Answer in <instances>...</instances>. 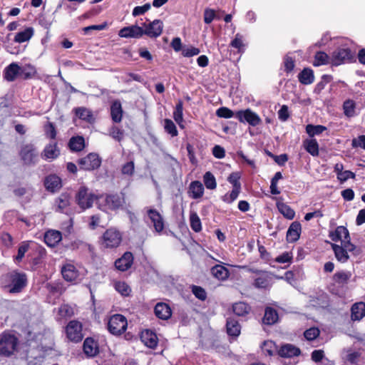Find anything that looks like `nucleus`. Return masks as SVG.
<instances>
[{
  "label": "nucleus",
  "instance_id": "obj_1",
  "mask_svg": "<svg viewBox=\"0 0 365 365\" xmlns=\"http://www.w3.org/2000/svg\"><path fill=\"white\" fill-rule=\"evenodd\" d=\"M2 279L7 284L10 294H18L23 291L27 285V276L24 272L13 270L2 276Z\"/></svg>",
  "mask_w": 365,
  "mask_h": 365
},
{
  "label": "nucleus",
  "instance_id": "obj_2",
  "mask_svg": "<svg viewBox=\"0 0 365 365\" xmlns=\"http://www.w3.org/2000/svg\"><path fill=\"white\" fill-rule=\"evenodd\" d=\"M125 203V195L123 192L102 194L99 195L98 201V208L103 211H115L122 208Z\"/></svg>",
  "mask_w": 365,
  "mask_h": 365
},
{
  "label": "nucleus",
  "instance_id": "obj_3",
  "mask_svg": "<svg viewBox=\"0 0 365 365\" xmlns=\"http://www.w3.org/2000/svg\"><path fill=\"white\" fill-rule=\"evenodd\" d=\"M123 241V233L116 227H111L99 237L101 247L106 250H113L118 247Z\"/></svg>",
  "mask_w": 365,
  "mask_h": 365
},
{
  "label": "nucleus",
  "instance_id": "obj_4",
  "mask_svg": "<svg viewBox=\"0 0 365 365\" xmlns=\"http://www.w3.org/2000/svg\"><path fill=\"white\" fill-rule=\"evenodd\" d=\"M19 339L9 331L0 334V356L9 357L17 351Z\"/></svg>",
  "mask_w": 365,
  "mask_h": 365
},
{
  "label": "nucleus",
  "instance_id": "obj_5",
  "mask_svg": "<svg viewBox=\"0 0 365 365\" xmlns=\"http://www.w3.org/2000/svg\"><path fill=\"white\" fill-rule=\"evenodd\" d=\"M95 200H99V195L89 192L86 186H81L76 195V202L83 210L92 207Z\"/></svg>",
  "mask_w": 365,
  "mask_h": 365
},
{
  "label": "nucleus",
  "instance_id": "obj_6",
  "mask_svg": "<svg viewBox=\"0 0 365 365\" xmlns=\"http://www.w3.org/2000/svg\"><path fill=\"white\" fill-rule=\"evenodd\" d=\"M127 327V319L120 314H115L108 319L107 329L114 336L121 335L126 331Z\"/></svg>",
  "mask_w": 365,
  "mask_h": 365
},
{
  "label": "nucleus",
  "instance_id": "obj_7",
  "mask_svg": "<svg viewBox=\"0 0 365 365\" xmlns=\"http://www.w3.org/2000/svg\"><path fill=\"white\" fill-rule=\"evenodd\" d=\"M19 157L24 165H34L38 161L37 148L33 143H26L21 147Z\"/></svg>",
  "mask_w": 365,
  "mask_h": 365
},
{
  "label": "nucleus",
  "instance_id": "obj_8",
  "mask_svg": "<svg viewBox=\"0 0 365 365\" xmlns=\"http://www.w3.org/2000/svg\"><path fill=\"white\" fill-rule=\"evenodd\" d=\"M65 333L69 341L81 342L83 339L82 323L76 319L71 320L65 327Z\"/></svg>",
  "mask_w": 365,
  "mask_h": 365
},
{
  "label": "nucleus",
  "instance_id": "obj_9",
  "mask_svg": "<svg viewBox=\"0 0 365 365\" xmlns=\"http://www.w3.org/2000/svg\"><path fill=\"white\" fill-rule=\"evenodd\" d=\"M355 54L349 48H338L333 51L331 57V64L338 66L354 60Z\"/></svg>",
  "mask_w": 365,
  "mask_h": 365
},
{
  "label": "nucleus",
  "instance_id": "obj_10",
  "mask_svg": "<svg viewBox=\"0 0 365 365\" xmlns=\"http://www.w3.org/2000/svg\"><path fill=\"white\" fill-rule=\"evenodd\" d=\"M78 164L81 170L92 171L101 166V159L97 153H90L86 156L79 158Z\"/></svg>",
  "mask_w": 365,
  "mask_h": 365
},
{
  "label": "nucleus",
  "instance_id": "obj_11",
  "mask_svg": "<svg viewBox=\"0 0 365 365\" xmlns=\"http://www.w3.org/2000/svg\"><path fill=\"white\" fill-rule=\"evenodd\" d=\"M235 118L240 123H247L251 126H257L262 123L260 117L250 108L240 110L235 113Z\"/></svg>",
  "mask_w": 365,
  "mask_h": 365
},
{
  "label": "nucleus",
  "instance_id": "obj_12",
  "mask_svg": "<svg viewBox=\"0 0 365 365\" xmlns=\"http://www.w3.org/2000/svg\"><path fill=\"white\" fill-rule=\"evenodd\" d=\"M143 26L145 27V29L143 28V35H146L150 38H157L163 33V23L160 19H155L148 24L143 23Z\"/></svg>",
  "mask_w": 365,
  "mask_h": 365
},
{
  "label": "nucleus",
  "instance_id": "obj_13",
  "mask_svg": "<svg viewBox=\"0 0 365 365\" xmlns=\"http://www.w3.org/2000/svg\"><path fill=\"white\" fill-rule=\"evenodd\" d=\"M60 154L61 151L58 147L57 142H51L45 145L41 156L43 160L51 162L58 158Z\"/></svg>",
  "mask_w": 365,
  "mask_h": 365
},
{
  "label": "nucleus",
  "instance_id": "obj_14",
  "mask_svg": "<svg viewBox=\"0 0 365 365\" xmlns=\"http://www.w3.org/2000/svg\"><path fill=\"white\" fill-rule=\"evenodd\" d=\"M83 351L88 358H93L99 354L98 341L93 337H86L83 344Z\"/></svg>",
  "mask_w": 365,
  "mask_h": 365
},
{
  "label": "nucleus",
  "instance_id": "obj_15",
  "mask_svg": "<svg viewBox=\"0 0 365 365\" xmlns=\"http://www.w3.org/2000/svg\"><path fill=\"white\" fill-rule=\"evenodd\" d=\"M133 261L134 257L133 253L128 251L115 261L114 265L116 269L120 272H125L132 267Z\"/></svg>",
  "mask_w": 365,
  "mask_h": 365
},
{
  "label": "nucleus",
  "instance_id": "obj_16",
  "mask_svg": "<svg viewBox=\"0 0 365 365\" xmlns=\"http://www.w3.org/2000/svg\"><path fill=\"white\" fill-rule=\"evenodd\" d=\"M254 273L257 274L255 279L253 286L258 289H267L271 284L272 277L270 274L263 270H255Z\"/></svg>",
  "mask_w": 365,
  "mask_h": 365
},
{
  "label": "nucleus",
  "instance_id": "obj_17",
  "mask_svg": "<svg viewBox=\"0 0 365 365\" xmlns=\"http://www.w3.org/2000/svg\"><path fill=\"white\" fill-rule=\"evenodd\" d=\"M118 36L121 38H140L143 36V27L138 25L125 26L118 31Z\"/></svg>",
  "mask_w": 365,
  "mask_h": 365
},
{
  "label": "nucleus",
  "instance_id": "obj_18",
  "mask_svg": "<svg viewBox=\"0 0 365 365\" xmlns=\"http://www.w3.org/2000/svg\"><path fill=\"white\" fill-rule=\"evenodd\" d=\"M147 214L153 224L155 232L160 233L165 227L164 220L160 213L155 209L150 208L147 210Z\"/></svg>",
  "mask_w": 365,
  "mask_h": 365
},
{
  "label": "nucleus",
  "instance_id": "obj_19",
  "mask_svg": "<svg viewBox=\"0 0 365 365\" xmlns=\"http://www.w3.org/2000/svg\"><path fill=\"white\" fill-rule=\"evenodd\" d=\"M140 338L145 346L150 349H154L158 346V338L157 334L150 329H145L141 331Z\"/></svg>",
  "mask_w": 365,
  "mask_h": 365
},
{
  "label": "nucleus",
  "instance_id": "obj_20",
  "mask_svg": "<svg viewBox=\"0 0 365 365\" xmlns=\"http://www.w3.org/2000/svg\"><path fill=\"white\" fill-rule=\"evenodd\" d=\"M44 187L51 192H56L62 187V181L60 177L56 174H51L45 178Z\"/></svg>",
  "mask_w": 365,
  "mask_h": 365
},
{
  "label": "nucleus",
  "instance_id": "obj_21",
  "mask_svg": "<svg viewBox=\"0 0 365 365\" xmlns=\"http://www.w3.org/2000/svg\"><path fill=\"white\" fill-rule=\"evenodd\" d=\"M61 274L63 278L70 282H76L79 277V272L76 267L70 263L64 264L61 267Z\"/></svg>",
  "mask_w": 365,
  "mask_h": 365
},
{
  "label": "nucleus",
  "instance_id": "obj_22",
  "mask_svg": "<svg viewBox=\"0 0 365 365\" xmlns=\"http://www.w3.org/2000/svg\"><path fill=\"white\" fill-rule=\"evenodd\" d=\"M300 354V349L291 344H283L277 350V354L282 358L298 356Z\"/></svg>",
  "mask_w": 365,
  "mask_h": 365
},
{
  "label": "nucleus",
  "instance_id": "obj_23",
  "mask_svg": "<svg viewBox=\"0 0 365 365\" xmlns=\"http://www.w3.org/2000/svg\"><path fill=\"white\" fill-rule=\"evenodd\" d=\"M44 242L51 247H56L62 240V234L58 230H49L44 234Z\"/></svg>",
  "mask_w": 365,
  "mask_h": 365
},
{
  "label": "nucleus",
  "instance_id": "obj_24",
  "mask_svg": "<svg viewBox=\"0 0 365 365\" xmlns=\"http://www.w3.org/2000/svg\"><path fill=\"white\" fill-rule=\"evenodd\" d=\"M21 66L16 63H11L7 66L3 71L4 78L9 81H14L18 76H20Z\"/></svg>",
  "mask_w": 365,
  "mask_h": 365
},
{
  "label": "nucleus",
  "instance_id": "obj_25",
  "mask_svg": "<svg viewBox=\"0 0 365 365\" xmlns=\"http://www.w3.org/2000/svg\"><path fill=\"white\" fill-rule=\"evenodd\" d=\"M204 190L202 183L199 180H194L189 185L187 193L189 197L196 200L203 196Z\"/></svg>",
  "mask_w": 365,
  "mask_h": 365
},
{
  "label": "nucleus",
  "instance_id": "obj_26",
  "mask_svg": "<svg viewBox=\"0 0 365 365\" xmlns=\"http://www.w3.org/2000/svg\"><path fill=\"white\" fill-rule=\"evenodd\" d=\"M302 231L301 224L294 221L292 222L287 232V241L288 242H294L299 239Z\"/></svg>",
  "mask_w": 365,
  "mask_h": 365
},
{
  "label": "nucleus",
  "instance_id": "obj_27",
  "mask_svg": "<svg viewBox=\"0 0 365 365\" xmlns=\"http://www.w3.org/2000/svg\"><path fill=\"white\" fill-rule=\"evenodd\" d=\"M351 276L350 271L340 270L333 274L332 281L339 287H343L348 284Z\"/></svg>",
  "mask_w": 365,
  "mask_h": 365
},
{
  "label": "nucleus",
  "instance_id": "obj_28",
  "mask_svg": "<svg viewBox=\"0 0 365 365\" xmlns=\"http://www.w3.org/2000/svg\"><path fill=\"white\" fill-rule=\"evenodd\" d=\"M155 316L163 320L168 319L172 315V311L168 304L164 302L158 303L154 309Z\"/></svg>",
  "mask_w": 365,
  "mask_h": 365
},
{
  "label": "nucleus",
  "instance_id": "obj_29",
  "mask_svg": "<svg viewBox=\"0 0 365 365\" xmlns=\"http://www.w3.org/2000/svg\"><path fill=\"white\" fill-rule=\"evenodd\" d=\"M278 320L279 314L277 311L272 307H267L264 309L262 323L265 325L271 326L276 324Z\"/></svg>",
  "mask_w": 365,
  "mask_h": 365
},
{
  "label": "nucleus",
  "instance_id": "obj_30",
  "mask_svg": "<svg viewBox=\"0 0 365 365\" xmlns=\"http://www.w3.org/2000/svg\"><path fill=\"white\" fill-rule=\"evenodd\" d=\"M227 334L230 336L237 337L241 333V326L234 317H228L226 322Z\"/></svg>",
  "mask_w": 365,
  "mask_h": 365
},
{
  "label": "nucleus",
  "instance_id": "obj_31",
  "mask_svg": "<svg viewBox=\"0 0 365 365\" xmlns=\"http://www.w3.org/2000/svg\"><path fill=\"white\" fill-rule=\"evenodd\" d=\"M365 317V302L354 303L351 307V319L352 321H360Z\"/></svg>",
  "mask_w": 365,
  "mask_h": 365
},
{
  "label": "nucleus",
  "instance_id": "obj_32",
  "mask_svg": "<svg viewBox=\"0 0 365 365\" xmlns=\"http://www.w3.org/2000/svg\"><path fill=\"white\" fill-rule=\"evenodd\" d=\"M123 110L119 100L114 101L110 106V116L114 123H120L123 118Z\"/></svg>",
  "mask_w": 365,
  "mask_h": 365
},
{
  "label": "nucleus",
  "instance_id": "obj_33",
  "mask_svg": "<svg viewBox=\"0 0 365 365\" xmlns=\"http://www.w3.org/2000/svg\"><path fill=\"white\" fill-rule=\"evenodd\" d=\"M210 272L215 278L221 281L226 280L230 277L229 269L222 264L213 266L210 269Z\"/></svg>",
  "mask_w": 365,
  "mask_h": 365
},
{
  "label": "nucleus",
  "instance_id": "obj_34",
  "mask_svg": "<svg viewBox=\"0 0 365 365\" xmlns=\"http://www.w3.org/2000/svg\"><path fill=\"white\" fill-rule=\"evenodd\" d=\"M68 146L72 152H81L85 148V139L81 135L73 136L70 138Z\"/></svg>",
  "mask_w": 365,
  "mask_h": 365
},
{
  "label": "nucleus",
  "instance_id": "obj_35",
  "mask_svg": "<svg viewBox=\"0 0 365 365\" xmlns=\"http://www.w3.org/2000/svg\"><path fill=\"white\" fill-rule=\"evenodd\" d=\"M232 309L233 313L238 317H246L252 310L250 304L244 302L234 303L232 306Z\"/></svg>",
  "mask_w": 365,
  "mask_h": 365
},
{
  "label": "nucleus",
  "instance_id": "obj_36",
  "mask_svg": "<svg viewBox=\"0 0 365 365\" xmlns=\"http://www.w3.org/2000/svg\"><path fill=\"white\" fill-rule=\"evenodd\" d=\"M331 246V249L334 252L335 257L339 262L341 263H345L349 260V254L347 253L346 249L344 245H339L332 243Z\"/></svg>",
  "mask_w": 365,
  "mask_h": 365
},
{
  "label": "nucleus",
  "instance_id": "obj_37",
  "mask_svg": "<svg viewBox=\"0 0 365 365\" xmlns=\"http://www.w3.org/2000/svg\"><path fill=\"white\" fill-rule=\"evenodd\" d=\"M299 83L303 85H309L314 81V71L310 68H304L298 75Z\"/></svg>",
  "mask_w": 365,
  "mask_h": 365
},
{
  "label": "nucleus",
  "instance_id": "obj_38",
  "mask_svg": "<svg viewBox=\"0 0 365 365\" xmlns=\"http://www.w3.org/2000/svg\"><path fill=\"white\" fill-rule=\"evenodd\" d=\"M71 195L68 192H62L55 200L56 211L63 212L70 205Z\"/></svg>",
  "mask_w": 365,
  "mask_h": 365
},
{
  "label": "nucleus",
  "instance_id": "obj_39",
  "mask_svg": "<svg viewBox=\"0 0 365 365\" xmlns=\"http://www.w3.org/2000/svg\"><path fill=\"white\" fill-rule=\"evenodd\" d=\"M73 112L79 119L91 123L93 120V113L85 107H77L73 108Z\"/></svg>",
  "mask_w": 365,
  "mask_h": 365
},
{
  "label": "nucleus",
  "instance_id": "obj_40",
  "mask_svg": "<svg viewBox=\"0 0 365 365\" xmlns=\"http://www.w3.org/2000/svg\"><path fill=\"white\" fill-rule=\"evenodd\" d=\"M303 146L311 155H319V144L316 139H306L303 141Z\"/></svg>",
  "mask_w": 365,
  "mask_h": 365
},
{
  "label": "nucleus",
  "instance_id": "obj_41",
  "mask_svg": "<svg viewBox=\"0 0 365 365\" xmlns=\"http://www.w3.org/2000/svg\"><path fill=\"white\" fill-rule=\"evenodd\" d=\"M34 29L27 27L24 31L16 33L14 36V41L19 43L28 41L34 36Z\"/></svg>",
  "mask_w": 365,
  "mask_h": 365
},
{
  "label": "nucleus",
  "instance_id": "obj_42",
  "mask_svg": "<svg viewBox=\"0 0 365 365\" xmlns=\"http://www.w3.org/2000/svg\"><path fill=\"white\" fill-rule=\"evenodd\" d=\"M36 69L34 66L28 63L21 67L20 76L24 80L33 78L36 75Z\"/></svg>",
  "mask_w": 365,
  "mask_h": 365
},
{
  "label": "nucleus",
  "instance_id": "obj_43",
  "mask_svg": "<svg viewBox=\"0 0 365 365\" xmlns=\"http://www.w3.org/2000/svg\"><path fill=\"white\" fill-rule=\"evenodd\" d=\"M277 208L281 214L288 220H292L295 216L294 210L284 202H277Z\"/></svg>",
  "mask_w": 365,
  "mask_h": 365
},
{
  "label": "nucleus",
  "instance_id": "obj_44",
  "mask_svg": "<svg viewBox=\"0 0 365 365\" xmlns=\"http://www.w3.org/2000/svg\"><path fill=\"white\" fill-rule=\"evenodd\" d=\"M190 225L191 229L195 232H200L202 230L201 220L195 211L190 212Z\"/></svg>",
  "mask_w": 365,
  "mask_h": 365
},
{
  "label": "nucleus",
  "instance_id": "obj_45",
  "mask_svg": "<svg viewBox=\"0 0 365 365\" xmlns=\"http://www.w3.org/2000/svg\"><path fill=\"white\" fill-rule=\"evenodd\" d=\"M263 353L266 356H272L274 353L277 352V346L274 341L272 340L264 341L262 346Z\"/></svg>",
  "mask_w": 365,
  "mask_h": 365
},
{
  "label": "nucleus",
  "instance_id": "obj_46",
  "mask_svg": "<svg viewBox=\"0 0 365 365\" xmlns=\"http://www.w3.org/2000/svg\"><path fill=\"white\" fill-rule=\"evenodd\" d=\"M329 56L324 51H317L314 55L313 65L314 66H320L327 65L329 63Z\"/></svg>",
  "mask_w": 365,
  "mask_h": 365
},
{
  "label": "nucleus",
  "instance_id": "obj_47",
  "mask_svg": "<svg viewBox=\"0 0 365 365\" xmlns=\"http://www.w3.org/2000/svg\"><path fill=\"white\" fill-rule=\"evenodd\" d=\"M203 182L205 187L209 190H215L217 187L215 177L210 171H207L204 174Z\"/></svg>",
  "mask_w": 365,
  "mask_h": 365
},
{
  "label": "nucleus",
  "instance_id": "obj_48",
  "mask_svg": "<svg viewBox=\"0 0 365 365\" xmlns=\"http://www.w3.org/2000/svg\"><path fill=\"white\" fill-rule=\"evenodd\" d=\"M173 118L175 122L180 124L183 120V102L179 99L175 105L173 112Z\"/></svg>",
  "mask_w": 365,
  "mask_h": 365
},
{
  "label": "nucleus",
  "instance_id": "obj_49",
  "mask_svg": "<svg viewBox=\"0 0 365 365\" xmlns=\"http://www.w3.org/2000/svg\"><path fill=\"white\" fill-rule=\"evenodd\" d=\"M356 103L353 100L348 99L343 103L344 113L351 118L355 115Z\"/></svg>",
  "mask_w": 365,
  "mask_h": 365
},
{
  "label": "nucleus",
  "instance_id": "obj_50",
  "mask_svg": "<svg viewBox=\"0 0 365 365\" xmlns=\"http://www.w3.org/2000/svg\"><path fill=\"white\" fill-rule=\"evenodd\" d=\"M327 127L322 125H314L309 124L306 126V132L310 137L319 135L327 130Z\"/></svg>",
  "mask_w": 365,
  "mask_h": 365
},
{
  "label": "nucleus",
  "instance_id": "obj_51",
  "mask_svg": "<svg viewBox=\"0 0 365 365\" xmlns=\"http://www.w3.org/2000/svg\"><path fill=\"white\" fill-rule=\"evenodd\" d=\"M190 289L192 293L197 299L202 302L206 300L207 294L203 287L193 284L190 287Z\"/></svg>",
  "mask_w": 365,
  "mask_h": 365
},
{
  "label": "nucleus",
  "instance_id": "obj_52",
  "mask_svg": "<svg viewBox=\"0 0 365 365\" xmlns=\"http://www.w3.org/2000/svg\"><path fill=\"white\" fill-rule=\"evenodd\" d=\"M240 192L241 189L232 188L230 192H227L222 197V200L227 204H231L237 200Z\"/></svg>",
  "mask_w": 365,
  "mask_h": 365
},
{
  "label": "nucleus",
  "instance_id": "obj_53",
  "mask_svg": "<svg viewBox=\"0 0 365 365\" xmlns=\"http://www.w3.org/2000/svg\"><path fill=\"white\" fill-rule=\"evenodd\" d=\"M333 77L331 75L324 74L321 78V81L315 86L314 93H320L326 85L330 83Z\"/></svg>",
  "mask_w": 365,
  "mask_h": 365
},
{
  "label": "nucleus",
  "instance_id": "obj_54",
  "mask_svg": "<svg viewBox=\"0 0 365 365\" xmlns=\"http://www.w3.org/2000/svg\"><path fill=\"white\" fill-rule=\"evenodd\" d=\"M44 132L47 138L51 140H55L57 135V131L55 125L52 122H47L44 125Z\"/></svg>",
  "mask_w": 365,
  "mask_h": 365
},
{
  "label": "nucleus",
  "instance_id": "obj_55",
  "mask_svg": "<svg viewBox=\"0 0 365 365\" xmlns=\"http://www.w3.org/2000/svg\"><path fill=\"white\" fill-rule=\"evenodd\" d=\"M115 289L121 295L125 297L129 296L131 292L130 286L125 282H117L115 284Z\"/></svg>",
  "mask_w": 365,
  "mask_h": 365
},
{
  "label": "nucleus",
  "instance_id": "obj_56",
  "mask_svg": "<svg viewBox=\"0 0 365 365\" xmlns=\"http://www.w3.org/2000/svg\"><path fill=\"white\" fill-rule=\"evenodd\" d=\"M320 334V330L319 328L313 327L307 329L304 332V336L308 341H313L316 339Z\"/></svg>",
  "mask_w": 365,
  "mask_h": 365
},
{
  "label": "nucleus",
  "instance_id": "obj_57",
  "mask_svg": "<svg viewBox=\"0 0 365 365\" xmlns=\"http://www.w3.org/2000/svg\"><path fill=\"white\" fill-rule=\"evenodd\" d=\"M165 130L171 135L172 137L177 136L178 135V131L177 130L176 125L170 119L165 120Z\"/></svg>",
  "mask_w": 365,
  "mask_h": 365
},
{
  "label": "nucleus",
  "instance_id": "obj_58",
  "mask_svg": "<svg viewBox=\"0 0 365 365\" xmlns=\"http://www.w3.org/2000/svg\"><path fill=\"white\" fill-rule=\"evenodd\" d=\"M343 232H344V226H338L334 231L329 232V237L334 242L341 241Z\"/></svg>",
  "mask_w": 365,
  "mask_h": 365
},
{
  "label": "nucleus",
  "instance_id": "obj_59",
  "mask_svg": "<svg viewBox=\"0 0 365 365\" xmlns=\"http://www.w3.org/2000/svg\"><path fill=\"white\" fill-rule=\"evenodd\" d=\"M239 173H232L227 178V181L232 185V188L242 189Z\"/></svg>",
  "mask_w": 365,
  "mask_h": 365
},
{
  "label": "nucleus",
  "instance_id": "obj_60",
  "mask_svg": "<svg viewBox=\"0 0 365 365\" xmlns=\"http://www.w3.org/2000/svg\"><path fill=\"white\" fill-rule=\"evenodd\" d=\"M216 115L218 117L223 118H230L234 116L235 117V113H234V112L231 109L227 107H220V108H218L216 110Z\"/></svg>",
  "mask_w": 365,
  "mask_h": 365
},
{
  "label": "nucleus",
  "instance_id": "obj_61",
  "mask_svg": "<svg viewBox=\"0 0 365 365\" xmlns=\"http://www.w3.org/2000/svg\"><path fill=\"white\" fill-rule=\"evenodd\" d=\"M293 260V254L292 252H284L277 256L274 261L278 263H292Z\"/></svg>",
  "mask_w": 365,
  "mask_h": 365
},
{
  "label": "nucleus",
  "instance_id": "obj_62",
  "mask_svg": "<svg viewBox=\"0 0 365 365\" xmlns=\"http://www.w3.org/2000/svg\"><path fill=\"white\" fill-rule=\"evenodd\" d=\"M58 314L63 318H68L73 315V310L68 304H62L58 309Z\"/></svg>",
  "mask_w": 365,
  "mask_h": 365
},
{
  "label": "nucleus",
  "instance_id": "obj_63",
  "mask_svg": "<svg viewBox=\"0 0 365 365\" xmlns=\"http://www.w3.org/2000/svg\"><path fill=\"white\" fill-rule=\"evenodd\" d=\"M284 70L287 73H291L295 67L294 59L291 56H285L284 58Z\"/></svg>",
  "mask_w": 365,
  "mask_h": 365
},
{
  "label": "nucleus",
  "instance_id": "obj_64",
  "mask_svg": "<svg viewBox=\"0 0 365 365\" xmlns=\"http://www.w3.org/2000/svg\"><path fill=\"white\" fill-rule=\"evenodd\" d=\"M351 147L353 148H361L365 150V135H359L351 140Z\"/></svg>",
  "mask_w": 365,
  "mask_h": 365
}]
</instances>
